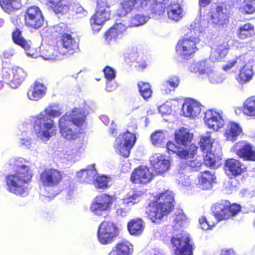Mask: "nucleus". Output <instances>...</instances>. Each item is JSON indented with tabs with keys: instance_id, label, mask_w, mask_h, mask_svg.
I'll use <instances>...</instances> for the list:
<instances>
[{
	"instance_id": "f257e3e1",
	"label": "nucleus",
	"mask_w": 255,
	"mask_h": 255,
	"mask_svg": "<svg viewBox=\"0 0 255 255\" xmlns=\"http://www.w3.org/2000/svg\"><path fill=\"white\" fill-rule=\"evenodd\" d=\"M174 209L173 192L169 190L157 193L153 200L149 202L145 209L146 217L156 224L161 223L163 218L171 213Z\"/></svg>"
},
{
	"instance_id": "f03ea898",
	"label": "nucleus",
	"mask_w": 255,
	"mask_h": 255,
	"mask_svg": "<svg viewBox=\"0 0 255 255\" xmlns=\"http://www.w3.org/2000/svg\"><path fill=\"white\" fill-rule=\"evenodd\" d=\"M211 210L217 220L214 221L212 217L207 219L205 217H202L200 218L199 222L204 230L211 229L219 222L237 216L241 211L242 207L239 204L231 203L227 200H222L214 203L211 207Z\"/></svg>"
},
{
	"instance_id": "7ed1b4c3",
	"label": "nucleus",
	"mask_w": 255,
	"mask_h": 255,
	"mask_svg": "<svg viewBox=\"0 0 255 255\" xmlns=\"http://www.w3.org/2000/svg\"><path fill=\"white\" fill-rule=\"evenodd\" d=\"M86 119L84 112L77 108L73 109L71 114L63 115L58 121L61 135L68 140H75L79 137Z\"/></svg>"
},
{
	"instance_id": "20e7f679",
	"label": "nucleus",
	"mask_w": 255,
	"mask_h": 255,
	"mask_svg": "<svg viewBox=\"0 0 255 255\" xmlns=\"http://www.w3.org/2000/svg\"><path fill=\"white\" fill-rule=\"evenodd\" d=\"M61 114L60 111L54 109L53 106L50 105L44 109V113L37 115L33 125L36 136L47 140L55 136L57 130L55 123L52 118L59 117Z\"/></svg>"
},
{
	"instance_id": "39448f33",
	"label": "nucleus",
	"mask_w": 255,
	"mask_h": 255,
	"mask_svg": "<svg viewBox=\"0 0 255 255\" xmlns=\"http://www.w3.org/2000/svg\"><path fill=\"white\" fill-rule=\"evenodd\" d=\"M33 175L28 166L22 165L18 166L14 173L5 176L7 191L15 195L23 197L27 190L26 185L31 182Z\"/></svg>"
},
{
	"instance_id": "423d86ee",
	"label": "nucleus",
	"mask_w": 255,
	"mask_h": 255,
	"mask_svg": "<svg viewBox=\"0 0 255 255\" xmlns=\"http://www.w3.org/2000/svg\"><path fill=\"white\" fill-rule=\"evenodd\" d=\"M27 75L26 71L18 65H6L1 70L4 82L12 88L18 87L25 79Z\"/></svg>"
},
{
	"instance_id": "0eeeda50",
	"label": "nucleus",
	"mask_w": 255,
	"mask_h": 255,
	"mask_svg": "<svg viewBox=\"0 0 255 255\" xmlns=\"http://www.w3.org/2000/svg\"><path fill=\"white\" fill-rule=\"evenodd\" d=\"M111 15L107 0H97L96 13L90 19L91 26L94 33L99 31L104 22L110 18Z\"/></svg>"
},
{
	"instance_id": "6e6552de",
	"label": "nucleus",
	"mask_w": 255,
	"mask_h": 255,
	"mask_svg": "<svg viewBox=\"0 0 255 255\" xmlns=\"http://www.w3.org/2000/svg\"><path fill=\"white\" fill-rule=\"evenodd\" d=\"M116 199L115 196L107 193L98 195L92 202L90 210L94 215L104 216L105 218L108 216V214L105 216L104 215L111 210L112 206Z\"/></svg>"
},
{
	"instance_id": "1a4fd4ad",
	"label": "nucleus",
	"mask_w": 255,
	"mask_h": 255,
	"mask_svg": "<svg viewBox=\"0 0 255 255\" xmlns=\"http://www.w3.org/2000/svg\"><path fill=\"white\" fill-rule=\"evenodd\" d=\"M136 140L135 134L128 130L120 134L116 138L114 148L116 152L125 158L128 157Z\"/></svg>"
},
{
	"instance_id": "9d476101",
	"label": "nucleus",
	"mask_w": 255,
	"mask_h": 255,
	"mask_svg": "<svg viewBox=\"0 0 255 255\" xmlns=\"http://www.w3.org/2000/svg\"><path fill=\"white\" fill-rule=\"evenodd\" d=\"M171 242L175 248L174 255H192L193 246L190 243L189 235L184 232L172 237Z\"/></svg>"
},
{
	"instance_id": "9b49d317",
	"label": "nucleus",
	"mask_w": 255,
	"mask_h": 255,
	"mask_svg": "<svg viewBox=\"0 0 255 255\" xmlns=\"http://www.w3.org/2000/svg\"><path fill=\"white\" fill-rule=\"evenodd\" d=\"M63 178L62 172L54 168H44L40 173L39 181L44 187H58Z\"/></svg>"
},
{
	"instance_id": "f8f14e48",
	"label": "nucleus",
	"mask_w": 255,
	"mask_h": 255,
	"mask_svg": "<svg viewBox=\"0 0 255 255\" xmlns=\"http://www.w3.org/2000/svg\"><path fill=\"white\" fill-rule=\"evenodd\" d=\"M118 229L113 223L104 221L99 226L97 238L102 245H108L113 242L114 239L118 235Z\"/></svg>"
},
{
	"instance_id": "ddd939ff",
	"label": "nucleus",
	"mask_w": 255,
	"mask_h": 255,
	"mask_svg": "<svg viewBox=\"0 0 255 255\" xmlns=\"http://www.w3.org/2000/svg\"><path fill=\"white\" fill-rule=\"evenodd\" d=\"M183 38L180 39L176 46V52L182 58L188 59L197 51L198 48L196 44L198 43V39L193 38L194 40Z\"/></svg>"
},
{
	"instance_id": "4468645a",
	"label": "nucleus",
	"mask_w": 255,
	"mask_h": 255,
	"mask_svg": "<svg viewBox=\"0 0 255 255\" xmlns=\"http://www.w3.org/2000/svg\"><path fill=\"white\" fill-rule=\"evenodd\" d=\"M25 23L27 26L38 29L44 23V18L39 8L36 6L29 7L24 15Z\"/></svg>"
},
{
	"instance_id": "2eb2a0df",
	"label": "nucleus",
	"mask_w": 255,
	"mask_h": 255,
	"mask_svg": "<svg viewBox=\"0 0 255 255\" xmlns=\"http://www.w3.org/2000/svg\"><path fill=\"white\" fill-rule=\"evenodd\" d=\"M224 170L228 175L236 177L246 172L247 167L239 160L229 158L225 160Z\"/></svg>"
},
{
	"instance_id": "dca6fc26",
	"label": "nucleus",
	"mask_w": 255,
	"mask_h": 255,
	"mask_svg": "<svg viewBox=\"0 0 255 255\" xmlns=\"http://www.w3.org/2000/svg\"><path fill=\"white\" fill-rule=\"evenodd\" d=\"M153 178V174L148 167L140 165L135 168L131 173L130 180L135 184H146Z\"/></svg>"
},
{
	"instance_id": "f3484780",
	"label": "nucleus",
	"mask_w": 255,
	"mask_h": 255,
	"mask_svg": "<svg viewBox=\"0 0 255 255\" xmlns=\"http://www.w3.org/2000/svg\"><path fill=\"white\" fill-rule=\"evenodd\" d=\"M166 148L169 153H175L180 157L183 159H189L196 154L198 147L195 144H191L188 149H181L172 141H168L166 143Z\"/></svg>"
},
{
	"instance_id": "a211bd4d",
	"label": "nucleus",
	"mask_w": 255,
	"mask_h": 255,
	"mask_svg": "<svg viewBox=\"0 0 255 255\" xmlns=\"http://www.w3.org/2000/svg\"><path fill=\"white\" fill-rule=\"evenodd\" d=\"M204 119L208 127L214 130H218L224 125V120L221 114L213 110L205 112Z\"/></svg>"
},
{
	"instance_id": "6ab92c4d",
	"label": "nucleus",
	"mask_w": 255,
	"mask_h": 255,
	"mask_svg": "<svg viewBox=\"0 0 255 255\" xmlns=\"http://www.w3.org/2000/svg\"><path fill=\"white\" fill-rule=\"evenodd\" d=\"M46 91L47 88L44 84L36 81L28 89L27 96L30 100L38 101L45 96Z\"/></svg>"
},
{
	"instance_id": "aec40b11",
	"label": "nucleus",
	"mask_w": 255,
	"mask_h": 255,
	"mask_svg": "<svg viewBox=\"0 0 255 255\" xmlns=\"http://www.w3.org/2000/svg\"><path fill=\"white\" fill-rule=\"evenodd\" d=\"M235 154L244 161L255 162V147L245 143L236 150Z\"/></svg>"
},
{
	"instance_id": "412c9836",
	"label": "nucleus",
	"mask_w": 255,
	"mask_h": 255,
	"mask_svg": "<svg viewBox=\"0 0 255 255\" xmlns=\"http://www.w3.org/2000/svg\"><path fill=\"white\" fill-rule=\"evenodd\" d=\"M229 10L226 7L218 6L211 16L212 22L220 26L226 24L228 21Z\"/></svg>"
},
{
	"instance_id": "4be33fe9",
	"label": "nucleus",
	"mask_w": 255,
	"mask_h": 255,
	"mask_svg": "<svg viewBox=\"0 0 255 255\" xmlns=\"http://www.w3.org/2000/svg\"><path fill=\"white\" fill-rule=\"evenodd\" d=\"M150 0H125L122 2L124 11L119 13L120 17H124L133 8H139L147 5Z\"/></svg>"
},
{
	"instance_id": "5701e85b",
	"label": "nucleus",
	"mask_w": 255,
	"mask_h": 255,
	"mask_svg": "<svg viewBox=\"0 0 255 255\" xmlns=\"http://www.w3.org/2000/svg\"><path fill=\"white\" fill-rule=\"evenodd\" d=\"M133 246L128 241L124 240L118 243L108 255H131Z\"/></svg>"
},
{
	"instance_id": "b1692460",
	"label": "nucleus",
	"mask_w": 255,
	"mask_h": 255,
	"mask_svg": "<svg viewBox=\"0 0 255 255\" xmlns=\"http://www.w3.org/2000/svg\"><path fill=\"white\" fill-rule=\"evenodd\" d=\"M170 166L168 159L162 156L157 157L151 162V167L156 175H162L168 171Z\"/></svg>"
},
{
	"instance_id": "393cba45",
	"label": "nucleus",
	"mask_w": 255,
	"mask_h": 255,
	"mask_svg": "<svg viewBox=\"0 0 255 255\" xmlns=\"http://www.w3.org/2000/svg\"><path fill=\"white\" fill-rule=\"evenodd\" d=\"M182 110L185 117L194 118L201 112V108L195 101H186L182 105Z\"/></svg>"
},
{
	"instance_id": "a878e982",
	"label": "nucleus",
	"mask_w": 255,
	"mask_h": 255,
	"mask_svg": "<svg viewBox=\"0 0 255 255\" xmlns=\"http://www.w3.org/2000/svg\"><path fill=\"white\" fill-rule=\"evenodd\" d=\"M242 132V128L238 123L230 122L226 127L224 136L227 140L235 141Z\"/></svg>"
},
{
	"instance_id": "bb28decb",
	"label": "nucleus",
	"mask_w": 255,
	"mask_h": 255,
	"mask_svg": "<svg viewBox=\"0 0 255 255\" xmlns=\"http://www.w3.org/2000/svg\"><path fill=\"white\" fill-rule=\"evenodd\" d=\"M144 222L141 218H137L130 220L127 224L128 230L132 236L141 235L144 229Z\"/></svg>"
},
{
	"instance_id": "cd10ccee",
	"label": "nucleus",
	"mask_w": 255,
	"mask_h": 255,
	"mask_svg": "<svg viewBox=\"0 0 255 255\" xmlns=\"http://www.w3.org/2000/svg\"><path fill=\"white\" fill-rule=\"evenodd\" d=\"M215 179V174L210 171H204L201 172L200 177L199 178L201 188L204 190L211 189Z\"/></svg>"
},
{
	"instance_id": "c85d7f7f",
	"label": "nucleus",
	"mask_w": 255,
	"mask_h": 255,
	"mask_svg": "<svg viewBox=\"0 0 255 255\" xmlns=\"http://www.w3.org/2000/svg\"><path fill=\"white\" fill-rule=\"evenodd\" d=\"M167 15L169 19L177 21L183 16V10L179 3L171 2L167 7Z\"/></svg>"
},
{
	"instance_id": "c756f323",
	"label": "nucleus",
	"mask_w": 255,
	"mask_h": 255,
	"mask_svg": "<svg viewBox=\"0 0 255 255\" xmlns=\"http://www.w3.org/2000/svg\"><path fill=\"white\" fill-rule=\"evenodd\" d=\"M47 5L50 7L56 14L67 12L69 8V5L64 0H49Z\"/></svg>"
},
{
	"instance_id": "7c9ffc66",
	"label": "nucleus",
	"mask_w": 255,
	"mask_h": 255,
	"mask_svg": "<svg viewBox=\"0 0 255 255\" xmlns=\"http://www.w3.org/2000/svg\"><path fill=\"white\" fill-rule=\"evenodd\" d=\"M192 134L185 128H181L175 132V140L179 144L186 146L191 141Z\"/></svg>"
},
{
	"instance_id": "2f4dec72",
	"label": "nucleus",
	"mask_w": 255,
	"mask_h": 255,
	"mask_svg": "<svg viewBox=\"0 0 255 255\" xmlns=\"http://www.w3.org/2000/svg\"><path fill=\"white\" fill-rule=\"evenodd\" d=\"M253 75L252 65H244L240 70V73L237 77V80L240 84H244L251 80Z\"/></svg>"
},
{
	"instance_id": "473e14b6",
	"label": "nucleus",
	"mask_w": 255,
	"mask_h": 255,
	"mask_svg": "<svg viewBox=\"0 0 255 255\" xmlns=\"http://www.w3.org/2000/svg\"><path fill=\"white\" fill-rule=\"evenodd\" d=\"M61 43L63 48H64L65 50L60 52L63 54H65L67 52L74 50L78 48V44L70 34H64L63 35Z\"/></svg>"
},
{
	"instance_id": "72a5a7b5",
	"label": "nucleus",
	"mask_w": 255,
	"mask_h": 255,
	"mask_svg": "<svg viewBox=\"0 0 255 255\" xmlns=\"http://www.w3.org/2000/svg\"><path fill=\"white\" fill-rule=\"evenodd\" d=\"M179 83L180 79L177 76H172L162 83L161 90L165 94H168L174 90L178 86Z\"/></svg>"
},
{
	"instance_id": "f704fd0d",
	"label": "nucleus",
	"mask_w": 255,
	"mask_h": 255,
	"mask_svg": "<svg viewBox=\"0 0 255 255\" xmlns=\"http://www.w3.org/2000/svg\"><path fill=\"white\" fill-rule=\"evenodd\" d=\"M242 111L247 116H255V97H250L244 101Z\"/></svg>"
},
{
	"instance_id": "c9c22d12",
	"label": "nucleus",
	"mask_w": 255,
	"mask_h": 255,
	"mask_svg": "<svg viewBox=\"0 0 255 255\" xmlns=\"http://www.w3.org/2000/svg\"><path fill=\"white\" fill-rule=\"evenodd\" d=\"M237 34L242 39L251 37L255 34L254 26L250 23H246L239 28Z\"/></svg>"
},
{
	"instance_id": "e433bc0d",
	"label": "nucleus",
	"mask_w": 255,
	"mask_h": 255,
	"mask_svg": "<svg viewBox=\"0 0 255 255\" xmlns=\"http://www.w3.org/2000/svg\"><path fill=\"white\" fill-rule=\"evenodd\" d=\"M137 88L141 96L145 100H147L152 96V90L150 84L142 81L137 83Z\"/></svg>"
},
{
	"instance_id": "4c0bfd02",
	"label": "nucleus",
	"mask_w": 255,
	"mask_h": 255,
	"mask_svg": "<svg viewBox=\"0 0 255 255\" xmlns=\"http://www.w3.org/2000/svg\"><path fill=\"white\" fill-rule=\"evenodd\" d=\"M228 53L226 46L219 45L216 49L212 51L210 59L212 62H217L224 58Z\"/></svg>"
},
{
	"instance_id": "58836bf2",
	"label": "nucleus",
	"mask_w": 255,
	"mask_h": 255,
	"mask_svg": "<svg viewBox=\"0 0 255 255\" xmlns=\"http://www.w3.org/2000/svg\"><path fill=\"white\" fill-rule=\"evenodd\" d=\"M0 5L7 13L12 12L13 9H18L21 7L18 0H0Z\"/></svg>"
},
{
	"instance_id": "ea45409f",
	"label": "nucleus",
	"mask_w": 255,
	"mask_h": 255,
	"mask_svg": "<svg viewBox=\"0 0 255 255\" xmlns=\"http://www.w3.org/2000/svg\"><path fill=\"white\" fill-rule=\"evenodd\" d=\"M200 23L198 19H196L194 24H192L190 26L189 32H188L183 38H188L190 40H194L193 38H197L198 39V43L200 41L199 38L200 33Z\"/></svg>"
},
{
	"instance_id": "a19ab883",
	"label": "nucleus",
	"mask_w": 255,
	"mask_h": 255,
	"mask_svg": "<svg viewBox=\"0 0 255 255\" xmlns=\"http://www.w3.org/2000/svg\"><path fill=\"white\" fill-rule=\"evenodd\" d=\"M214 139L210 135H202L200 137L199 145L201 150L204 153L211 151Z\"/></svg>"
},
{
	"instance_id": "79ce46f5",
	"label": "nucleus",
	"mask_w": 255,
	"mask_h": 255,
	"mask_svg": "<svg viewBox=\"0 0 255 255\" xmlns=\"http://www.w3.org/2000/svg\"><path fill=\"white\" fill-rule=\"evenodd\" d=\"M12 39L14 43L20 46L25 50L30 47V44L21 36V32L19 29H16L12 33Z\"/></svg>"
},
{
	"instance_id": "37998d69",
	"label": "nucleus",
	"mask_w": 255,
	"mask_h": 255,
	"mask_svg": "<svg viewBox=\"0 0 255 255\" xmlns=\"http://www.w3.org/2000/svg\"><path fill=\"white\" fill-rule=\"evenodd\" d=\"M243 14H252L255 11V0H244L239 8Z\"/></svg>"
},
{
	"instance_id": "c03bdc74",
	"label": "nucleus",
	"mask_w": 255,
	"mask_h": 255,
	"mask_svg": "<svg viewBox=\"0 0 255 255\" xmlns=\"http://www.w3.org/2000/svg\"><path fill=\"white\" fill-rule=\"evenodd\" d=\"M206 154L204 157V163L208 167L215 168L217 167L216 163L218 156L211 151L205 152Z\"/></svg>"
},
{
	"instance_id": "a18cd8bd",
	"label": "nucleus",
	"mask_w": 255,
	"mask_h": 255,
	"mask_svg": "<svg viewBox=\"0 0 255 255\" xmlns=\"http://www.w3.org/2000/svg\"><path fill=\"white\" fill-rule=\"evenodd\" d=\"M150 137L152 144L155 146H160L166 139L165 134L161 130L154 131L151 134Z\"/></svg>"
},
{
	"instance_id": "49530a36",
	"label": "nucleus",
	"mask_w": 255,
	"mask_h": 255,
	"mask_svg": "<svg viewBox=\"0 0 255 255\" xmlns=\"http://www.w3.org/2000/svg\"><path fill=\"white\" fill-rule=\"evenodd\" d=\"M151 12L150 13V18L154 19L158 18L162 12L164 11V7L161 4L157 3L153 1L150 6Z\"/></svg>"
},
{
	"instance_id": "de8ad7c7",
	"label": "nucleus",
	"mask_w": 255,
	"mask_h": 255,
	"mask_svg": "<svg viewBox=\"0 0 255 255\" xmlns=\"http://www.w3.org/2000/svg\"><path fill=\"white\" fill-rule=\"evenodd\" d=\"M138 57L136 48L128 49L124 54L125 62L127 63L137 62Z\"/></svg>"
},
{
	"instance_id": "09e8293b",
	"label": "nucleus",
	"mask_w": 255,
	"mask_h": 255,
	"mask_svg": "<svg viewBox=\"0 0 255 255\" xmlns=\"http://www.w3.org/2000/svg\"><path fill=\"white\" fill-rule=\"evenodd\" d=\"M120 36L116 29L112 27L105 34V41L108 44H112L116 42Z\"/></svg>"
},
{
	"instance_id": "8fccbe9b",
	"label": "nucleus",
	"mask_w": 255,
	"mask_h": 255,
	"mask_svg": "<svg viewBox=\"0 0 255 255\" xmlns=\"http://www.w3.org/2000/svg\"><path fill=\"white\" fill-rule=\"evenodd\" d=\"M131 24L129 20L121 19L116 22V24L113 26L116 31L121 35L128 27L130 26Z\"/></svg>"
},
{
	"instance_id": "3c124183",
	"label": "nucleus",
	"mask_w": 255,
	"mask_h": 255,
	"mask_svg": "<svg viewBox=\"0 0 255 255\" xmlns=\"http://www.w3.org/2000/svg\"><path fill=\"white\" fill-rule=\"evenodd\" d=\"M150 18L149 16H147L142 14H136L134 16L131 20V26H139L145 24Z\"/></svg>"
},
{
	"instance_id": "603ef678",
	"label": "nucleus",
	"mask_w": 255,
	"mask_h": 255,
	"mask_svg": "<svg viewBox=\"0 0 255 255\" xmlns=\"http://www.w3.org/2000/svg\"><path fill=\"white\" fill-rule=\"evenodd\" d=\"M95 186L98 189L107 188L108 186V177L105 175L97 176L95 181Z\"/></svg>"
},
{
	"instance_id": "864d4df0",
	"label": "nucleus",
	"mask_w": 255,
	"mask_h": 255,
	"mask_svg": "<svg viewBox=\"0 0 255 255\" xmlns=\"http://www.w3.org/2000/svg\"><path fill=\"white\" fill-rule=\"evenodd\" d=\"M93 175V171L90 169H82L78 172L77 174V177L82 182L88 181L92 177Z\"/></svg>"
},
{
	"instance_id": "5fc2aeb1",
	"label": "nucleus",
	"mask_w": 255,
	"mask_h": 255,
	"mask_svg": "<svg viewBox=\"0 0 255 255\" xmlns=\"http://www.w3.org/2000/svg\"><path fill=\"white\" fill-rule=\"evenodd\" d=\"M250 56L246 54L240 55L237 57L235 60L232 61L230 64H247L251 63L250 59Z\"/></svg>"
},
{
	"instance_id": "6e6d98bb",
	"label": "nucleus",
	"mask_w": 255,
	"mask_h": 255,
	"mask_svg": "<svg viewBox=\"0 0 255 255\" xmlns=\"http://www.w3.org/2000/svg\"><path fill=\"white\" fill-rule=\"evenodd\" d=\"M105 78L108 80H111L115 77V71L114 69L107 66L103 70Z\"/></svg>"
},
{
	"instance_id": "4d7b16f0",
	"label": "nucleus",
	"mask_w": 255,
	"mask_h": 255,
	"mask_svg": "<svg viewBox=\"0 0 255 255\" xmlns=\"http://www.w3.org/2000/svg\"><path fill=\"white\" fill-rule=\"evenodd\" d=\"M190 71L193 73H198L200 75L208 73L205 68L204 65H194L193 67H190Z\"/></svg>"
},
{
	"instance_id": "13d9d810",
	"label": "nucleus",
	"mask_w": 255,
	"mask_h": 255,
	"mask_svg": "<svg viewBox=\"0 0 255 255\" xmlns=\"http://www.w3.org/2000/svg\"><path fill=\"white\" fill-rule=\"evenodd\" d=\"M129 211V209L127 207H119L116 210V215L117 216L125 217L128 215V214Z\"/></svg>"
},
{
	"instance_id": "bf43d9fd",
	"label": "nucleus",
	"mask_w": 255,
	"mask_h": 255,
	"mask_svg": "<svg viewBox=\"0 0 255 255\" xmlns=\"http://www.w3.org/2000/svg\"><path fill=\"white\" fill-rule=\"evenodd\" d=\"M201 162L196 159L192 160L189 161V166L195 170H197L201 166Z\"/></svg>"
},
{
	"instance_id": "052dcab7",
	"label": "nucleus",
	"mask_w": 255,
	"mask_h": 255,
	"mask_svg": "<svg viewBox=\"0 0 255 255\" xmlns=\"http://www.w3.org/2000/svg\"><path fill=\"white\" fill-rule=\"evenodd\" d=\"M208 75L210 81L212 83H218L221 81L218 75L216 73L211 72Z\"/></svg>"
},
{
	"instance_id": "680f3d73",
	"label": "nucleus",
	"mask_w": 255,
	"mask_h": 255,
	"mask_svg": "<svg viewBox=\"0 0 255 255\" xmlns=\"http://www.w3.org/2000/svg\"><path fill=\"white\" fill-rule=\"evenodd\" d=\"M186 220L185 216L181 213L176 215L174 221L176 224L181 225Z\"/></svg>"
},
{
	"instance_id": "e2e57ef3",
	"label": "nucleus",
	"mask_w": 255,
	"mask_h": 255,
	"mask_svg": "<svg viewBox=\"0 0 255 255\" xmlns=\"http://www.w3.org/2000/svg\"><path fill=\"white\" fill-rule=\"evenodd\" d=\"M14 51L12 49L5 50L3 53V56L5 59H9L13 55Z\"/></svg>"
},
{
	"instance_id": "0e129e2a",
	"label": "nucleus",
	"mask_w": 255,
	"mask_h": 255,
	"mask_svg": "<svg viewBox=\"0 0 255 255\" xmlns=\"http://www.w3.org/2000/svg\"><path fill=\"white\" fill-rule=\"evenodd\" d=\"M137 197H138V195L137 194H134L131 196H129V197H128L127 198L128 201H127V203H132L133 204H135L136 202L135 199H136V198Z\"/></svg>"
},
{
	"instance_id": "69168bd1",
	"label": "nucleus",
	"mask_w": 255,
	"mask_h": 255,
	"mask_svg": "<svg viewBox=\"0 0 255 255\" xmlns=\"http://www.w3.org/2000/svg\"><path fill=\"white\" fill-rule=\"evenodd\" d=\"M154 1L157 3L161 4L162 6L165 8L169 2V0H154Z\"/></svg>"
},
{
	"instance_id": "338daca9",
	"label": "nucleus",
	"mask_w": 255,
	"mask_h": 255,
	"mask_svg": "<svg viewBox=\"0 0 255 255\" xmlns=\"http://www.w3.org/2000/svg\"><path fill=\"white\" fill-rule=\"evenodd\" d=\"M76 13L81 14L82 16H85L87 14V12L84 10L83 7L80 6L78 7L76 10Z\"/></svg>"
},
{
	"instance_id": "774afa93",
	"label": "nucleus",
	"mask_w": 255,
	"mask_h": 255,
	"mask_svg": "<svg viewBox=\"0 0 255 255\" xmlns=\"http://www.w3.org/2000/svg\"><path fill=\"white\" fill-rule=\"evenodd\" d=\"M221 255H234V252L231 250L222 251Z\"/></svg>"
}]
</instances>
